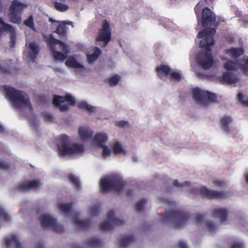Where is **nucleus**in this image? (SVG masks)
Returning <instances> with one entry per match:
<instances>
[{
  "label": "nucleus",
  "mask_w": 248,
  "mask_h": 248,
  "mask_svg": "<svg viewBox=\"0 0 248 248\" xmlns=\"http://www.w3.org/2000/svg\"><path fill=\"white\" fill-rule=\"evenodd\" d=\"M215 32V28H209L200 31L197 34L198 38H203L200 42V46L205 48L197 57L198 65L204 70L209 69L214 64V57L210 46L214 45L213 35Z\"/></svg>",
  "instance_id": "1"
},
{
  "label": "nucleus",
  "mask_w": 248,
  "mask_h": 248,
  "mask_svg": "<svg viewBox=\"0 0 248 248\" xmlns=\"http://www.w3.org/2000/svg\"><path fill=\"white\" fill-rule=\"evenodd\" d=\"M3 89L6 98L12 103L16 108H27L30 111L33 110L29 96L26 93L7 85H4Z\"/></svg>",
  "instance_id": "2"
},
{
  "label": "nucleus",
  "mask_w": 248,
  "mask_h": 248,
  "mask_svg": "<svg viewBox=\"0 0 248 248\" xmlns=\"http://www.w3.org/2000/svg\"><path fill=\"white\" fill-rule=\"evenodd\" d=\"M163 223H170L175 229H181L187 223L190 215L183 210H171L161 215Z\"/></svg>",
  "instance_id": "3"
},
{
  "label": "nucleus",
  "mask_w": 248,
  "mask_h": 248,
  "mask_svg": "<svg viewBox=\"0 0 248 248\" xmlns=\"http://www.w3.org/2000/svg\"><path fill=\"white\" fill-rule=\"evenodd\" d=\"M47 47L52 52L55 61L63 62L68 57L70 49L67 45L62 41L55 39L50 34L47 38Z\"/></svg>",
  "instance_id": "4"
},
{
  "label": "nucleus",
  "mask_w": 248,
  "mask_h": 248,
  "mask_svg": "<svg viewBox=\"0 0 248 248\" xmlns=\"http://www.w3.org/2000/svg\"><path fill=\"white\" fill-rule=\"evenodd\" d=\"M84 146L77 143H70L66 135H62L60 142L58 145V154L61 156L80 154L84 151Z\"/></svg>",
  "instance_id": "5"
},
{
  "label": "nucleus",
  "mask_w": 248,
  "mask_h": 248,
  "mask_svg": "<svg viewBox=\"0 0 248 248\" xmlns=\"http://www.w3.org/2000/svg\"><path fill=\"white\" fill-rule=\"evenodd\" d=\"M125 183L119 176L113 175L107 178H102L100 182L102 192L107 193L110 191L120 192L125 186Z\"/></svg>",
  "instance_id": "6"
},
{
  "label": "nucleus",
  "mask_w": 248,
  "mask_h": 248,
  "mask_svg": "<svg viewBox=\"0 0 248 248\" xmlns=\"http://www.w3.org/2000/svg\"><path fill=\"white\" fill-rule=\"evenodd\" d=\"M75 103V98L69 94H67L64 96L55 95L53 97V104L62 112L69 110V106H74Z\"/></svg>",
  "instance_id": "7"
},
{
  "label": "nucleus",
  "mask_w": 248,
  "mask_h": 248,
  "mask_svg": "<svg viewBox=\"0 0 248 248\" xmlns=\"http://www.w3.org/2000/svg\"><path fill=\"white\" fill-rule=\"evenodd\" d=\"M193 98L198 104L207 105L208 101L214 102L217 100L216 95L207 91L202 90L199 88L192 90Z\"/></svg>",
  "instance_id": "8"
},
{
  "label": "nucleus",
  "mask_w": 248,
  "mask_h": 248,
  "mask_svg": "<svg viewBox=\"0 0 248 248\" xmlns=\"http://www.w3.org/2000/svg\"><path fill=\"white\" fill-rule=\"evenodd\" d=\"M26 7V5L16 0H13L9 10V16L10 21L15 24H20L22 20L21 15Z\"/></svg>",
  "instance_id": "9"
},
{
  "label": "nucleus",
  "mask_w": 248,
  "mask_h": 248,
  "mask_svg": "<svg viewBox=\"0 0 248 248\" xmlns=\"http://www.w3.org/2000/svg\"><path fill=\"white\" fill-rule=\"evenodd\" d=\"M107 218L108 221L101 223L99 225V229L102 231L112 230L114 226H120L124 223L122 220L115 217V213L112 210L108 212Z\"/></svg>",
  "instance_id": "10"
},
{
  "label": "nucleus",
  "mask_w": 248,
  "mask_h": 248,
  "mask_svg": "<svg viewBox=\"0 0 248 248\" xmlns=\"http://www.w3.org/2000/svg\"><path fill=\"white\" fill-rule=\"evenodd\" d=\"M41 186L40 182L38 180H33L22 182L17 184L15 190L20 192H27L31 190H36Z\"/></svg>",
  "instance_id": "11"
},
{
  "label": "nucleus",
  "mask_w": 248,
  "mask_h": 248,
  "mask_svg": "<svg viewBox=\"0 0 248 248\" xmlns=\"http://www.w3.org/2000/svg\"><path fill=\"white\" fill-rule=\"evenodd\" d=\"M199 192L202 198L209 200L224 199L227 197L226 193L224 191L210 190L205 186L202 187Z\"/></svg>",
  "instance_id": "12"
},
{
  "label": "nucleus",
  "mask_w": 248,
  "mask_h": 248,
  "mask_svg": "<svg viewBox=\"0 0 248 248\" xmlns=\"http://www.w3.org/2000/svg\"><path fill=\"white\" fill-rule=\"evenodd\" d=\"M111 40V31L110 25L107 20L103 21L102 28L98 33L96 37V41H102L106 46Z\"/></svg>",
  "instance_id": "13"
},
{
  "label": "nucleus",
  "mask_w": 248,
  "mask_h": 248,
  "mask_svg": "<svg viewBox=\"0 0 248 248\" xmlns=\"http://www.w3.org/2000/svg\"><path fill=\"white\" fill-rule=\"evenodd\" d=\"M216 20L215 14L209 8L206 7L203 9L201 20L203 27L207 28L213 26Z\"/></svg>",
  "instance_id": "14"
},
{
  "label": "nucleus",
  "mask_w": 248,
  "mask_h": 248,
  "mask_svg": "<svg viewBox=\"0 0 248 248\" xmlns=\"http://www.w3.org/2000/svg\"><path fill=\"white\" fill-rule=\"evenodd\" d=\"M26 46L28 47L27 58L29 61L34 62L39 54L41 50L40 47L34 41H31L28 44L26 43Z\"/></svg>",
  "instance_id": "15"
},
{
  "label": "nucleus",
  "mask_w": 248,
  "mask_h": 248,
  "mask_svg": "<svg viewBox=\"0 0 248 248\" xmlns=\"http://www.w3.org/2000/svg\"><path fill=\"white\" fill-rule=\"evenodd\" d=\"M0 24L3 26L4 31L10 32V46L11 47H14L16 42V31L15 28L10 24L5 23L1 17H0Z\"/></svg>",
  "instance_id": "16"
},
{
  "label": "nucleus",
  "mask_w": 248,
  "mask_h": 248,
  "mask_svg": "<svg viewBox=\"0 0 248 248\" xmlns=\"http://www.w3.org/2000/svg\"><path fill=\"white\" fill-rule=\"evenodd\" d=\"M48 229L57 233H61L63 231L62 226L58 224L56 219L47 214V229Z\"/></svg>",
  "instance_id": "17"
},
{
  "label": "nucleus",
  "mask_w": 248,
  "mask_h": 248,
  "mask_svg": "<svg viewBox=\"0 0 248 248\" xmlns=\"http://www.w3.org/2000/svg\"><path fill=\"white\" fill-rule=\"evenodd\" d=\"M238 79L236 76L232 72L227 71L223 73L220 78L222 83H226L230 85L235 84Z\"/></svg>",
  "instance_id": "18"
},
{
  "label": "nucleus",
  "mask_w": 248,
  "mask_h": 248,
  "mask_svg": "<svg viewBox=\"0 0 248 248\" xmlns=\"http://www.w3.org/2000/svg\"><path fill=\"white\" fill-rule=\"evenodd\" d=\"M93 132L88 127L82 126L78 128V135L83 140L91 139Z\"/></svg>",
  "instance_id": "19"
},
{
  "label": "nucleus",
  "mask_w": 248,
  "mask_h": 248,
  "mask_svg": "<svg viewBox=\"0 0 248 248\" xmlns=\"http://www.w3.org/2000/svg\"><path fill=\"white\" fill-rule=\"evenodd\" d=\"M212 216L219 218L221 222H225L228 216L227 210L224 208L214 209L212 212Z\"/></svg>",
  "instance_id": "20"
},
{
  "label": "nucleus",
  "mask_w": 248,
  "mask_h": 248,
  "mask_svg": "<svg viewBox=\"0 0 248 248\" xmlns=\"http://www.w3.org/2000/svg\"><path fill=\"white\" fill-rule=\"evenodd\" d=\"M232 122V119L231 116H224L220 120V127L225 133H229L230 132L229 125Z\"/></svg>",
  "instance_id": "21"
},
{
  "label": "nucleus",
  "mask_w": 248,
  "mask_h": 248,
  "mask_svg": "<svg viewBox=\"0 0 248 248\" xmlns=\"http://www.w3.org/2000/svg\"><path fill=\"white\" fill-rule=\"evenodd\" d=\"M35 210L37 215H41L39 219L41 226L44 228H46V213L44 212V208L42 206H37L36 207Z\"/></svg>",
  "instance_id": "22"
},
{
  "label": "nucleus",
  "mask_w": 248,
  "mask_h": 248,
  "mask_svg": "<svg viewBox=\"0 0 248 248\" xmlns=\"http://www.w3.org/2000/svg\"><path fill=\"white\" fill-rule=\"evenodd\" d=\"M155 71L157 76L161 78L163 77V74H165L166 76H169L171 71V69L169 66L163 64L156 67Z\"/></svg>",
  "instance_id": "23"
},
{
  "label": "nucleus",
  "mask_w": 248,
  "mask_h": 248,
  "mask_svg": "<svg viewBox=\"0 0 248 248\" xmlns=\"http://www.w3.org/2000/svg\"><path fill=\"white\" fill-rule=\"evenodd\" d=\"M94 142L98 146H103L108 141V136L105 133H97L93 139Z\"/></svg>",
  "instance_id": "24"
},
{
  "label": "nucleus",
  "mask_w": 248,
  "mask_h": 248,
  "mask_svg": "<svg viewBox=\"0 0 248 248\" xmlns=\"http://www.w3.org/2000/svg\"><path fill=\"white\" fill-rule=\"evenodd\" d=\"M5 243L7 247L14 245L16 248H21V244L16 235H13L10 237L6 238Z\"/></svg>",
  "instance_id": "25"
},
{
  "label": "nucleus",
  "mask_w": 248,
  "mask_h": 248,
  "mask_svg": "<svg viewBox=\"0 0 248 248\" xmlns=\"http://www.w3.org/2000/svg\"><path fill=\"white\" fill-rule=\"evenodd\" d=\"M74 223L81 230L84 231L88 229L91 225V222L89 219L78 220L77 218H74Z\"/></svg>",
  "instance_id": "26"
},
{
  "label": "nucleus",
  "mask_w": 248,
  "mask_h": 248,
  "mask_svg": "<svg viewBox=\"0 0 248 248\" xmlns=\"http://www.w3.org/2000/svg\"><path fill=\"white\" fill-rule=\"evenodd\" d=\"M65 65L74 68L82 69L84 68L83 65L79 63L74 57L71 56L67 59Z\"/></svg>",
  "instance_id": "27"
},
{
  "label": "nucleus",
  "mask_w": 248,
  "mask_h": 248,
  "mask_svg": "<svg viewBox=\"0 0 248 248\" xmlns=\"http://www.w3.org/2000/svg\"><path fill=\"white\" fill-rule=\"evenodd\" d=\"M244 53L242 47H231L226 50V53L230 54L234 58H237Z\"/></svg>",
  "instance_id": "28"
},
{
  "label": "nucleus",
  "mask_w": 248,
  "mask_h": 248,
  "mask_svg": "<svg viewBox=\"0 0 248 248\" xmlns=\"http://www.w3.org/2000/svg\"><path fill=\"white\" fill-rule=\"evenodd\" d=\"M238 62L237 59L235 62L228 60L224 64V67L228 71H237L238 65Z\"/></svg>",
  "instance_id": "29"
},
{
  "label": "nucleus",
  "mask_w": 248,
  "mask_h": 248,
  "mask_svg": "<svg viewBox=\"0 0 248 248\" xmlns=\"http://www.w3.org/2000/svg\"><path fill=\"white\" fill-rule=\"evenodd\" d=\"M87 245L91 248H98L102 246V242L99 238L93 237L88 240Z\"/></svg>",
  "instance_id": "30"
},
{
  "label": "nucleus",
  "mask_w": 248,
  "mask_h": 248,
  "mask_svg": "<svg viewBox=\"0 0 248 248\" xmlns=\"http://www.w3.org/2000/svg\"><path fill=\"white\" fill-rule=\"evenodd\" d=\"M72 207L71 203H61L57 205V207L62 213L67 214L70 212Z\"/></svg>",
  "instance_id": "31"
},
{
  "label": "nucleus",
  "mask_w": 248,
  "mask_h": 248,
  "mask_svg": "<svg viewBox=\"0 0 248 248\" xmlns=\"http://www.w3.org/2000/svg\"><path fill=\"white\" fill-rule=\"evenodd\" d=\"M134 240V237L133 235L126 236L120 240V247L121 248H125L128 246Z\"/></svg>",
  "instance_id": "32"
},
{
  "label": "nucleus",
  "mask_w": 248,
  "mask_h": 248,
  "mask_svg": "<svg viewBox=\"0 0 248 248\" xmlns=\"http://www.w3.org/2000/svg\"><path fill=\"white\" fill-rule=\"evenodd\" d=\"M68 179L69 182L74 186L77 189L80 188V184L78 178L72 174H69L67 175Z\"/></svg>",
  "instance_id": "33"
},
{
  "label": "nucleus",
  "mask_w": 248,
  "mask_h": 248,
  "mask_svg": "<svg viewBox=\"0 0 248 248\" xmlns=\"http://www.w3.org/2000/svg\"><path fill=\"white\" fill-rule=\"evenodd\" d=\"M113 151L115 155L126 154V151L123 149L122 145L118 141H116L114 143Z\"/></svg>",
  "instance_id": "34"
},
{
  "label": "nucleus",
  "mask_w": 248,
  "mask_h": 248,
  "mask_svg": "<svg viewBox=\"0 0 248 248\" xmlns=\"http://www.w3.org/2000/svg\"><path fill=\"white\" fill-rule=\"evenodd\" d=\"M78 107L80 109L86 110L90 114H92L94 111L93 107L84 101L79 103L78 104Z\"/></svg>",
  "instance_id": "35"
},
{
  "label": "nucleus",
  "mask_w": 248,
  "mask_h": 248,
  "mask_svg": "<svg viewBox=\"0 0 248 248\" xmlns=\"http://www.w3.org/2000/svg\"><path fill=\"white\" fill-rule=\"evenodd\" d=\"M121 77L118 75H115L108 78L107 81L110 86L113 87L117 85Z\"/></svg>",
  "instance_id": "36"
},
{
  "label": "nucleus",
  "mask_w": 248,
  "mask_h": 248,
  "mask_svg": "<svg viewBox=\"0 0 248 248\" xmlns=\"http://www.w3.org/2000/svg\"><path fill=\"white\" fill-rule=\"evenodd\" d=\"M66 23H60L59 25L56 28V30L54 31L59 35L63 36L66 34Z\"/></svg>",
  "instance_id": "37"
},
{
  "label": "nucleus",
  "mask_w": 248,
  "mask_h": 248,
  "mask_svg": "<svg viewBox=\"0 0 248 248\" xmlns=\"http://www.w3.org/2000/svg\"><path fill=\"white\" fill-rule=\"evenodd\" d=\"M54 5L55 9L59 12H65L69 9V6L67 5L59 2H54Z\"/></svg>",
  "instance_id": "38"
},
{
  "label": "nucleus",
  "mask_w": 248,
  "mask_h": 248,
  "mask_svg": "<svg viewBox=\"0 0 248 248\" xmlns=\"http://www.w3.org/2000/svg\"><path fill=\"white\" fill-rule=\"evenodd\" d=\"M24 24L26 26L29 27L33 31H35V28L34 24L33 18L32 16H30L29 17L24 21Z\"/></svg>",
  "instance_id": "39"
},
{
  "label": "nucleus",
  "mask_w": 248,
  "mask_h": 248,
  "mask_svg": "<svg viewBox=\"0 0 248 248\" xmlns=\"http://www.w3.org/2000/svg\"><path fill=\"white\" fill-rule=\"evenodd\" d=\"M146 203V200L144 199H141L136 204L135 210L138 212H141L143 209L144 206Z\"/></svg>",
  "instance_id": "40"
},
{
  "label": "nucleus",
  "mask_w": 248,
  "mask_h": 248,
  "mask_svg": "<svg viewBox=\"0 0 248 248\" xmlns=\"http://www.w3.org/2000/svg\"><path fill=\"white\" fill-rule=\"evenodd\" d=\"M169 75H170V79L171 80H175L176 81L179 82L182 78V76L178 72H170Z\"/></svg>",
  "instance_id": "41"
},
{
  "label": "nucleus",
  "mask_w": 248,
  "mask_h": 248,
  "mask_svg": "<svg viewBox=\"0 0 248 248\" xmlns=\"http://www.w3.org/2000/svg\"><path fill=\"white\" fill-rule=\"evenodd\" d=\"M99 147L102 148L103 149L102 156L103 157L105 158L107 156H110L111 154V150L108 148V146L104 144L103 146H100Z\"/></svg>",
  "instance_id": "42"
},
{
  "label": "nucleus",
  "mask_w": 248,
  "mask_h": 248,
  "mask_svg": "<svg viewBox=\"0 0 248 248\" xmlns=\"http://www.w3.org/2000/svg\"><path fill=\"white\" fill-rule=\"evenodd\" d=\"M99 207L97 205L92 206L90 208V214L92 216H96L99 214Z\"/></svg>",
  "instance_id": "43"
},
{
  "label": "nucleus",
  "mask_w": 248,
  "mask_h": 248,
  "mask_svg": "<svg viewBox=\"0 0 248 248\" xmlns=\"http://www.w3.org/2000/svg\"><path fill=\"white\" fill-rule=\"evenodd\" d=\"M0 217H2L5 221L11 220L10 217L4 211V209L0 207Z\"/></svg>",
  "instance_id": "44"
},
{
  "label": "nucleus",
  "mask_w": 248,
  "mask_h": 248,
  "mask_svg": "<svg viewBox=\"0 0 248 248\" xmlns=\"http://www.w3.org/2000/svg\"><path fill=\"white\" fill-rule=\"evenodd\" d=\"M240 68L243 73L248 75V58L245 60L243 64L240 66Z\"/></svg>",
  "instance_id": "45"
},
{
  "label": "nucleus",
  "mask_w": 248,
  "mask_h": 248,
  "mask_svg": "<svg viewBox=\"0 0 248 248\" xmlns=\"http://www.w3.org/2000/svg\"><path fill=\"white\" fill-rule=\"evenodd\" d=\"M190 183L188 182V181H186L184 183H182V184H180L179 183V182L175 180H174L173 182V186H176V187H184V186H189V185H190Z\"/></svg>",
  "instance_id": "46"
},
{
  "label": "nucleus",
  "mask_w": 248,
  "mask_h": 248,
  "mask_svg": "<svg viewBox=\"0 0 248 248\" xmlns=\"http://www.w3.org/2000/svg\"><path fill=\"white\" fill-rule=\"evenodd\" d=\"M49 21L51 22V24L50 25V29L53 31L55 29L56 30V28H57V26L59 25L60 22L58 21H55L52 19V18L49 17Z\"/></svg>",
  "instance_id": "47"
},
{
  "label": "nucleus",
  "mask_w": 248,
  "mask_h": 248,
  "mask_svg": "<svg viewBox=\"0 0 248 248\" xmlns=\"http://www.w3.org/2000/svg\"><path fill=\"white\" fill-rule=\"evenodd\" d=\"M201 5L200 4V2L197 3L194 8V12L196 15L198 22H199V17L200 16V12H201Z\"/></svg>",
  "instance_id": "48"
},
{
  "label": "nucleus",
  "mask_w": 248,
  "mask_h": 248,
  "mask_svg": "<svg viewBox=\"0 0 248 248\" xmlns=\"http://www.w3.org/2000/svg\"><path fill=\"white\" fill-rule=\"evenodd\" d=\"M205 224L207 227L208 231L212 232L215 231L216 227L214 224L211 221H207L205 222Z\"/></svg>",
  "instance_id": "49"
},
{
  "label": "nucleus",
  "mask_w": 248,
  "mask_h": 248,
  "mask_svg": "<svg viewBox=\"0 0 248 248\" xmlns=\"http://www.w3.org/2000/svg\"><path fill=\"white\" fill-rule=\"evenodd\" d=\"M214 184L216 186L218 187L224 188L226 186V184L225 183V182L223 181H220V180L215 181Z\"/></svg>",
  "instance_id": "50"
},
{
  "label": "nucleus",
  "mask_w": 248,
  "mask_h": 248,
  "mask_svg": "<svg viewBox=\"0 0 248 248\" xmlns=\"http://www.w3.org/2000/svg\"><path fill=\"white\" fill-rule=\"evenodd\" d=\"M231 248H245L241 242H234L232 244Z\"/></svg>",
  "instance_id": "51"
},
{
  "label": "nucleus",
  "mask_w": 248,
  "mask_h": 248,
  "mask_svg": "<svg viewBox=\"0 0 248 248\" xmlns=\"http://www.w3.org/2000/svg\"><path fill=\"white\" fill-rule=\"evenodd\" d=\"M128 122L124 120L117 122L116 125L119 127H124L128 124Z\"/></svg>",
  "instance_id": "52"
},
{
  "label": "nucleus",
  "mask_w": 248,
  "mask_h": 248,
  "mask_svg": "<svg viewBox=\"0 0 248 248\" xmlns=\"http://www.w3.org/2000/svg\"><path fill=\"white\" fill-rule=\"evenodd\" d=\"M203 219V216L202 215L198 214L196 215L195 217V221L196 224H198L202 222Z\"/></svg>",
  "instance_id": "53"
},
{
  "label": "nucleus",
  "mask_w": 248,
  "mask_h": 248,
  "mask_svg": "<svg viewBox=\"0 0 248 248\" xmlns=\"http://www.w3.org/2000/svg\"><path fill=\"white\" fill-rule=\"evenodd\" d=\"M9 168V165L1 160H0V169H3V170H8Z\"/></svg>",
  "instance_id": "54"
},
{
  "label": "nucleus",
  "mask_w": 248,
  "mask_h": 248,
  "mask_svg": "<svg viewBox=\"0 0 248 248\" xmlns=\"http://www.w3.org/2000/svg\"><path fill=\"white\" fill-rule=\"evenodd\" d=\"M97 59L93 54L87 55L88 62L90 63L93 62Z\"/></svg>",
  "instance_id": "55"
},
{
  "label": "nucleus",
  "mask_w": 248,
  "mask_h": 248,
  "mask_svg": "<svg viewBox=\"0 0 248 248\" xmlns=\"http://www.w3.org/2000/svg\"><path fill=\"white\" fill-rule=\"evenodd\" d=\"M102 51L98 47H95L94 51L93 53L96 58H98L99 56L101 54Z\"/></svg>",
  "instance_id": "56"
},
{
  "label": "nucleus",
  "mask_w": 248,
  "mask_h": 248,
  "mask_svg": "<svg viewBox=\"0 0 248 248\" xmlns=\"http://www.w3.org/2000/svg\"><path fill=\"white\" fill-rule=\"evenodd\" d=\"M0 71L3 74H8L9 73V70L3 66H0Z\"/></svg>",
  "instance_id": "57"
},
{
  "label": "nucleus",
  "mask_w": 248,
  "mask_h": 248,
  "mask_svg": "<svg viewBox=\"0 0 248 248\" xmlns=\"http://www.w3.org/2000/svg\"><path fill=\"white\" fill-rule=\"evenodd\" d=\"M178 248H187L186 244L182 242V241H179L178 244Z\"/></svg>",
  "instance_id": "58"
},
{
  "label": "nucleus",
  "mask_w": 248,
  "mask_h": 248,
  "mask_svg": "<svg viewBox=\"0 0 248 248\" xmlns=\"http://www.w3.org/2000/svg\"><path fill=\"white\" fill-rule=\"evenodd\" d=\"M36 248H45V244L42 242H39L36 244Z\"/></svg>",
  "instance_id": "59"
},
{
  "label": "nucleus",
  "mask_w": 248,
  "mask_h": 248,
  "mask_svg": "<svg viewBox=\"0 0 248 248\" xmlns=\"http://www.w3.org/2000/svg\"><path fill=\"white\" fill-rule=\"evenodd\" d=\"M243 95L241 93H239L237 94V98L239 101H240L241 103H242V101L243 100Z\"/></svg>",
  "instance_id": "60"
},
{
  "label": "nucleus",
  "mask_w": 248,
  "mask_h": 248,
  "mask_svg": "<svg viewBox=\"0 0 248 248\" xmlns=\"http://www.w3.org/2000/svg\"><path fill=\"white\" fill-rule=\"evenodd\" d=\"M197 76L199 78H202L204 77V75L203 74L199 73L197 74Z\"/></svg>",
  "instance_id": "61"
},
{
  "label": "nucleus",
  "mask_w": 248,
  "mask_h": 248,
  "mask_svg": "<svg viewBox=\"0 0 248 248\" xmlns=\"http://www.w3.org/2000/svg\"><path fill=\"white\" fill-rule=\"evenodd\" d=\"M133 194V191L132 190H128L127 191V195L129 197H130V196H131Z\"/></svg>",
  "instance_id": "62"
},
{
  "label": "nucleus",
  "mask_w": 248,
  "mask_h": 248,
  "mask_svg": "<svg viewBox=\"0 0 248 248\" xmlns=\"http://www.w3.org/2000/svg\"><path fill=\"white\" fill-rule=\"evenodd\" d=\"M242 104L245 106H248V99L247 100L242 101Z\"/></svg>",
  "instance_id": "63"
},
{
  "label": "nucleus",
  "mask_w": 248,
  "mask_h": 248,
  "mask_svg": "<svg viewBox=\"0 0 248 248\" xmlns=\"http://www.w3.org/2000/svg\"><path fill=\"white\" fill-rule=\"evenodd\" d=\"M71 248H80L77 246V245L76 244H71Z\"/></svg>",
  "instance_id": "64"
}]
</instances>
